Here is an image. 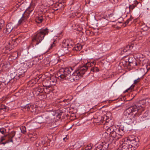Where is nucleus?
<instances>
[{"mask_svg": "<svg viewBox=\"0 0 150 150\" xmlns=\"http://www.w3.org/2000/svg\"><path fill=\"white\" fill-rule=\"evenodd\" d=\"M84 70L82 68L79 70L77 68L72 74H71V72L73 71L72 67H68L61 69L59 70L60 76L62 79H65L72 82L78 80L81 77L80 74H82L83 71Z\"/></svg>", "mask_w": 150, "mask_h": 150, "instance_id": "nucleus-1", "label": "nucleus"}, {"mask_svg": "<svg viewBox=\"0 0 150 150\" xmlns=\"http://www.w3.org/2000/svg\"><path fill=\"white\" fill-rule=\"evenodd\" d=\"M49 30L45 28L44 29H41L37 31L33 36L32 41L33 46L38 45L43 40L45 36L47 35L49 32Z\"/></svg>", "mask_w": 150, "mask_h": 150, "instance_id": "nucleus-2", "label": "nucleus"}, {"mask_svg": "<svg viewBox=\"0 0 150 150\" xmlns=\"http://www.w3.org/2000/svg\"><path fill=\"white\" fill-rule=\"evenodd\" d=\"M107 131L109 133L111 140L110 143L113 145L115 144L116 140L118 139L117 133L116 132V127L114 125L109 127L107 129Z\"/></svg>", "mask_w": 150, "mask_h": 150, "instance_id": "nucleus-3", "label": "nucleus"}, {"mask_svg": "<svg viewBox=\"0 0 150 150\" xmlns=\"http://www.w3.org/2000/svg\"><path fill=\"white\" fill-rule=\"evenodd\" d=\"M15 131H13L4 137H2L0 141V144L4 145L6 143L10 142L13 143L12 139L15 136Z\"/></svg>", "mask_w": 150, "mask_h": 150, "instance_id": "nucleus-4", "label": "nucleus"}, {"mask_svg": "<svg viewBox=\"0 0 150 150\" xmlns=\"http://www.w3.org/2000/svg\"><path fill=\"white\" fill-rule=\"evenodd\" d=\"M36 122L38 123H42L47 122L48 120L49 119L48 116L43 115L42 116H39L35 118Z\"/></svg>", "mask_w": 150, "mask_h": 150, "instance_id": "nucleus-5", "label": "nucleus"}, {"mask_svg": "<svg viewBox=\"0 0 150 150\" xmlns=\"http://www.w3.org/2000/svg\"><path fill=\"white\" fill-rule=\"evenodd\" d=\"M139 110L138 108L136 105L132 106L127 108L125 112L126 115H129L131 113Z\"/></svg>", "mask_w": 150, "mask_h": 150, "instance_id": "nucleus-6", "label": "nucleus"}, {"mask_svg": "<svg viewBox=\"0 0 150 150\" xmlns=\"http://www.w3.org/2000/svg\"><path fill=\"white\" fill-rule=\"evenodd\" d=\"M91 63L88 62L86 64V65H84V66H83L82 67H79L78 68V70H79L80 69H81V68H83V69H84L82 73V74L81 73L80 74L81 75V77H82L83 75L85 74V73L86 72H87L88 71V70H89L91 68Z\"/></svg>", "mask_w": 150, "mask_h": 150, "instance_id": "nucleus-7", "label": "nucleus"}, {"mask_svg": "<svg viewBox=\"0 0 150 150\" xmlns=\"http://www.w3.org/2000/svg\"><path fill=\"white\" fill-rule=\"evenodd\" d=\"M129 144H128L133 149L134 148H137L139 145V139L138 138H136V139L132 141L129 142Z\"/></svg>", "mask_w": 150, "mask_h": 150, "instance_id": "nucleus-8", "label": "nucleus"}, {"mask_svg": "<svg viewBox=\"0 0 150 150\" xmlns=\"http://www.w3.org/2000/svg\"><path fill=\"white\" fill-rule=\"evenodd\" d=\"M71 43V41L69 39L65 40H63L62 43L60 44V46L62 47H69L71 48L73 46V44Z\"/></svg>", "mask_w": 150, "mask_h": 150, "instance_id": "nucleus-9", "label": "nucleus"}, {"mask_svg": "<svg viewBox=\"0 0 150 150\" xmlns=\"http://www.w3.org/2000/svg\"><path fill=\"white\" fill-rule=\"evenodd\" d=\"M14 27L13 23H8L6 25V29L4 30V32L8 34L13 30Z\"/></svg>", "mask_w": 150, "mask_h": 150, "instance_id": "nucleus-10", "label": "nucleus"}, {"mask_svg": "<svg viewBox=\"0 0 150 150\" xmlns=\"http://www.w3.org/2000/svg\"><path fill=\"white\" fill-rule=\"evenodd\" d=\"M115 144L113 145L111 143L107 141V142H102L101 144H98V146H101V147L104 150H106L109 147V145L113 146H115Z\"/></svg>", "mask_w": 150, "mask_h": 150, "instance_id": "nucleus-11", "label": "nucleus"}, {"mask_svg": "<svg viewBox=\"0 0 150 150\" xmlns=\"http://www.w3.org/2000/svg\"><path fill=\"white\" fill-rule=\"evenodd\" d=\"M70 48L69 47H62L60 46V49L58 51L62 54H64L69 52L70 51L69 49Z\"/></svg>", "mask_w": 150, "mask_h": 150, "instance_id": "nucleus-12", "label": "nucleus"}, {"mask_svg": "<svg viewBox=\"0 0 150 150\" xmlns=\"http://www.w3.org/2000/svg\"><path fill=\"white\" fill-rule=\"evenodd\" d=\"M117 132L118 139L120 138L124 134V129H121L120 128H116V132Z\"/></svg>", "mask_w": 150, "mask_h": 150, "instance_id": "nucleus-13", "label": "nucleus"}, {"mask_svg": "<svg viewBox=\"0 0 150 150\" xmlns=\"http://www.w3.org/2000/svg\"><path fill=\"white\" fill-rule=\"evenodd\" d=\"M33 6H30L26 9L24 13L25 14V15H26L27 17H28L30 14L33 11Z\"/></svg>", "mask_w": 150, "mask_h": 150, "instance_id": "nucleus-14", "label": "nucleus"}, {"mask_svg": "<svg viewBox=\"0 0 150 150\" xmlns=\"http://www.w3.org/2000/svg\"><path fill=\"white\" fill-rule=\"evenodd\" d=\"M24 72H24L23 74H17L16 76H15V74L13 75V74H10V76H9L10 79H15L16 80H17L21 78V77H23L24 76Z\"/></svg>", "mask_w": 150, "mask_h": 150, "instance_id": "nucleus-15", "label": "nucleus"}, {"mask_svg": "<svg viewBox=\"0 0 150 150\" xmlns=\"http://www.w3.org/2000/svg\"><path fill=\"white\" fill-rule=\"evenodd\" d=\"M102 137L104 139L106 140L107 141L109 142L110 143L111 140L110 139V134L108 132H105L102 135Z\"/></svg>", "mask_w": 150, "mask_h": 150, "instance_id": "nucleus-16", "label": "nucleus"}, {"mask_svg": "<svg viewBox=\"0 0 150 150\" xmlns=\"http://www.w3.org/2000/svg\"><path fill=\"white\" fill-rule=\"evenodd\" d=\"M133 48V47L132 45H127L125 48L122 49L121 50V54L122 55L125 52H126L127 51L131 50Z\"/></svg>", "mask_w": 150, "mask_h": 150, "instance_id": "nucleus-17", "label": "nucleus"}, {"mask_svg": "<svg viewBox=\"0 0 150 150\" xmlns=\"http://www.w3.org/2000/svg\"><path fill=\"white\" fill-rule=\"evenodd\" d=\"M140 121L141 122H144V123L146 125H147L148 127L150 126V118L147 119L145 118V119H143L142 117H141L140 118Z\"/></svg>", "mask_w": 150, "mask_h": 150, "instance_id": "nucleus-18", "label": "nucleus"}, {"mask_svg": "<svg viewBox=\"0 0 150 150\" xmlns=\"http://www.w3.org/2000/svg\"><path fill=\"white\" fill-rule=\"evenodd\" d=\"M133 149L129 144H125V143L122 144L121 150H132Z\"/></svg>", "mask_w": 150, "mask_h": 150, "instance_id": "nucleus-19", "label": "nucleus"}, {"mask_svg": "<svg viewBox=\"0 0 150 150\" xmlns=\"http://www.w3.org/2000/svg\"><path fill=\"white\" fill-rule=\"evenodd\" d=\"M28 18V17H27L25 13H23L22 17L18 21V24H21L23 22L25 21V20L27 19Z\"/></svg>", "mask_w": 150, "mask_h": 150, "instance_id": "nucleus-20", "label": "nucleus"}, {"mask_svg": "<svg viewBox=\"0 0 150 150\" xmlns=\"http://www.w3.org/2000/svg\"><path fill=\"white\" fill-rule=\"evenodd\" d=\"M82 47V46L80 44H77L75 45V47L73 48V50H75L76 51H80Z\"/></svg>", "mask_w": 150, "mask_h": 150, "instance_id": "nucleus-21", "label": "nucleus"}, {"mask_svg": "<svg viewBox=\"0 0 150 150\" xmlns=\"http://www.w3.org/2000/svg\"><path fill=\"white\" fill-rule=\"evenodd\" d=\"M43 16H40L37 17L35 19L36 22L38 23H42L43 20Z\"/></svg>", "mask_w": 150, "mask_h": 150, "instance_id": "nucleus-22", "label": "nucleus"}, {"mask_svg": "<svg viewBox=\"0 0 150 150\" xmlns=\"http://www.w3.org/2000/svg\"><path fill=\"white\" fill-rule=\"evenodd\" d=\"M136 138H137V137L135 136L134 135H130L129 136L127 139V140L128 141L130 142V141H132V140H133L136 139Z\"/></svg>", "mask_w": 150, "mask_h": 150, "instance_id": "nucleus-23", "label": "nucleus"}, {"mask_svg": "<svg viewBox=\"0 0 150 150\" xmlns=\"http://www.w3.org/2000/svg\"><path fill=\"white\" fill-rule=\"evenodd\" d=\"M37 91L40 93H42L44 91L45 93L46 92L45 91V90L44 88V87L42 86H39L36 88Z\"/></svg>", "mask_w": 150, "mask_h": 150, "instance_id": "nucleus-24", "label": "nucleus"}, {"mask_svg": "<svg viewBox=\"0 0 150 150\" xmlns=\"http://www.w3.org/2000/svg\"><path fill=\"white\" fill-rule=\"evenodd\" d=\"M9 109V108L6 106L2 104L0 106V110H3L4 111H7Z\"/></svg>", "mask_w": 150, "mask_h": 150, "instance_id": "nucleus-25", "label": "nucleus"}, {"mask_svg": "<svg viewBox=\"0 0 150 150\" xmlns=\"http://www.w3.org/2000/svg\"><path fill=\"white\" fill-rule=\"evenodd\" d=\"M15 81V79H10V78L9 76H8L7 81L6 83H7V84L9 85L13 83Z\"/></svg>", "mask_w": 150, "mask_h": 150, "instance_id": "nucleus-26", "label": "nucleus"}, {"mask_svg": "<svg viewBox=\"0 0 150 150\" xmlns=\"http://www.w3.org/2000/svg\"><path fill=\"white\" fill-rule=\"evenodd\" d=\"M39 79H38L37 78H35L30 81L29 83L32 84H35L38 81Z\"/></svg>", "mask_w": 150, "mask_h": 150, "instance_id": "nucleus-27", "label": "nucleus"}, {"mask_svg": "<svg viewBox=\"0 0 150 150\" xmlns=\"http://www.w3.org/2000/svg\"><path fill=\"white\" fill-rule=\"evenodd\" d=\"M138 117V114L137 113H135L134 115H132V116H131V117L132 118V120L133 122H136L137 118Z\"/></svg>", "mask_w": 150, "mask_h": 150, "instance_id": "nucleus-28", "label": "nucleus"}, {"mask_svg": "<svg viewBox=\"0 0 150 150\" xmlns=\"http://www.w3.org/2000/svg\"><path fill=\"white\" fill-rule=\"evenodd\" d=\"M137 5L133 4L132 5H129L128 8L129 9V11H132L135 7L137 6Z\"/></svg>", "mask_w": 150, "mask_h": 150, "instance_id": "nucleus-29", "label": "nucleus"}, {"mask_svg": "<svg viewBox=\"0 0 150 150\" xmlns=\"http://www.w3.org/2000/svg\"><path fill=\"white\" fill-rule=\"evenodd\" d=\"M127 60L124 61V62H122V64L124 67H127L128 68L129 67V62Z\"/></svg>", "mask_w": 150, "mask_h": 150, "instance_id": "nucleus-30", "label": "nucleus"}, {"mask_svg": "<svg viewBox=\"0 0 150 150\" xmlns=\"http://www.w3.org/2000/svg\"><path fill=\"white\" fill-rule=\"evenodd\" d=\"M7 79H5L3 77H0V83H5V84H7Z\"/></svg>", "mask_w": 150, "mask_h": 150, "instance_id": "nucleus-31", "label": "nucleus"}, {"mask_svg": "<svg viewBox=\"0 0 150 150\" xmlns=\"http://www.w3.org/2000/svg\"><path fill=\"white\" fill-rule=\"evenodd\" d=\"M131 117H129L126 120V123L129 125L130 124L132 123H134Z\"/></svg>", "mask_w": 150, "mask_h": 150, "instance_id": "nucleus-32", "label": "nucleus"}, {"mask_svg": "<svg viewBox=\"0 0 150 150\" xmlns=\"http://www.w3.org/2000/svg\"><path fill=\"white\" fill-rule=\"evenodd\" d=\"M148 111H146L144 114H143V116L141 117H142L143 119H145V118H148Z\"/></svg>", "mask_w": 150, "mask_h": 150, "instance_id": "nucleus-33", "label": "nucleus"}, {"mask_svg": "<svg viewBox=\"0 0 150 150\" xmlns=\"http://www.w3.org/2000/svg\"><path fill=\"white\" fill-rule=\"evenodd\" d=\"M50 60H49V58L48 57L45 58L43 60V62L46 65H47L50 63Z\"/></svg>", "mask_w": 150, "mask_h": 150, "instance_id": "nucleus-34", "label": "nucleus"}, {"mask_svg": "<svg viewBox=\"0 0 150 150\" xmlns=\"http://www.w3.org/2000/svg\"><path fill=\"white\" fill-rule=\"evenodd\" d=\"M21 38L20 37L18 38H16L12 40L14 42H16L17 44L18 43H19L21 41Z\"/></svg>", "mask_w": 150, "mask_h": 150, "instance_id": "nucleus-35", "label": "nucleus"}, {"mask_svg": "<svg viewBox=\"0 0 150 150\" xmlns=\"http://www.w3.org/2000/svg\"><path fill=\"white\" fill-rule=\"evenodd\" d=\"M129 67H133L134 65H137V64L136 62L135 61H133L132 62H129Z\"/></svg>", "mask_w": 150, "mask_h": 150, "instance_id": "nucleus-36", "label": "nucleus"}, {"mask_svg": "<svg viewBox=\"0 0 150 150\" xmlns=\"http://www.w3.org/2000/svg\"><path fill=\"white\" fill-rule=\"evenodd\" d=\"M90 70L91 71H93L95 72L96 71H98L99 69L98 68L96 67H93L90 69Z\"/></svg>", "mask_w": 150, "mask_h": 150, "instance_id": "nucleus-37", "label": "nucleus"}, {"mask_svg": "<svg viewBox=\"0 0 150 150\" xmlns=\"http://www.w3.org/2000/svg\"><path fill=\"white\" fill-rule=\"evenodd\" d=\"M21 132L23 134H25L26 133V128L24 126H22L20 128Z\"/></svg>", "mask_w": 150, "mask_h": 150, "instance_id": "nucleus-38", "label": "nucleus"}, {"mask_svg": "<svg viewBox=\"0 0 150 150\" xmlns=\"http://www.w3.org/2000/svg\"><path fill=\"white\" fill-rule=\"evenodd\" d=\"M36 110V107L34 106L33 105H31V107L30 108L29 111H30L31 112H34Z\"/></svg>", "mask_w": 150, "mask_h": 150, "instance_id": "nucleus-39", "label": "nucleus"}, {"mask_svg": "<svg viewBox=\"0 0 150 150\" xmlns=\"http://www.w3.org/2000/svg\"><path fill=\"white\" fill-rule=\"evenodd\" d=\"M4 21L2 19H0V31L4 25Z\"/></svg>", "mask_w": 150, "mask_h": 150, "instance_id": "nucleus-40", "label": "nucleus"}, {"mask_svg": "<svg viewBox=\"0 0 150 150\" xmlns=\"http://www.w3.org/2000/svg\"><path fill=\"white\" fill-rule=\"evenodd\" d=\"M63 5L61 3H58L56 4L55 6V7L58 9H60L62 7Z\"/></svg>", "mask_w": 150, "mask_h": 150, "instance_id": "nucleus-41", "label": "nucleus"}, {"mask_svg": "<svg viewBox=\"0 0 150 150\" xmlns=\"http://www.w3.org/2000/svg\"><path fill=\"white\" fill-rule=\"evenodd\" d=\"M31 105L30 104H28L26 105L23 107V108L25 109H27L28 111H29L30 110V108L31 107Z\"/></svg>", "mask_w": 150, "mask_h": 150, "instance_id": "nucleus-42", "label": "nucleus"}, {"mask_svg": "<svg viewBox=\"0 0 150 150\" xmlns=\"http://www.w3.org/2000/svg\"><path fill=\"white\" fill-rule=\"evenodd\" d=\"M146 31H145V30L144 29H143V31L142 32V33L143 35L144 36L146 35H148L149 33V31L147 30V29H146Z\"/></svg>", "mask_w": 150, "mask_h": 150, "instance_id": "nucleus-43", "label": "nucleus"}, {"mask_svg": "<svg viewBox=\"0 0 150 150\" xmlns=\"http://www.w3.org/2000/svg\"><path fill=\"white\" fill-rule=\"evenodd\" d=\"M92 147V144H90L85 147V150H90Z\"/></svg>", "mask_w": 150, "mask_h": 150, "instance_id": "nucleus-44", "label": "nucleus"}, {"mask_svg": "<svg viewBox=\"0 0 150 150\" xmlns=\"http://www.w3.org/2000/svg\"><path fill=\"white\" fill-rule=\"evenodd\" d=\"M133 18L131 16L125 22V23L126 25H127L129 21H132Z\"/></svg>", "mask_w": 150, "mask_h": 150, "instance_id": "nucleus-45", "label": "nucleus"}, {"mask_svg": "<svg viewBox=\"0 0 150 150\" xmlns=\"http://www.w3.org/2000/svg\"><path fill=\"white\" fill-rule=\"evenodd\" d=\"M6 131V129L3 128H0V132L3 134H4Z\"/></svg>", "mask_w": 150, "mask_h": 150, "instance_id": "nucleus-46", "label": "nucleus"}, {"mask_svg": "<svg viewBox=\"0 0 150 150\" xmlns=\"http://www.w3.org/2000/svg\"><path fill=\"white\" fill-rule=\"evenodd\" d=\"M6 84L5 83H0V89H2L4 87H5Z\"/></svg>", "mask_w": 150, "mask_h": 150, "instance_id": "nucleus-47", "label": "nucleus"}, {"mask_svg": "<svg viewBox=\"0 0 150 150\" xmlns=\"http://www.w3.org/2000/svg\"><path fill=\"white\" fill-rule=\"evenodd\" d=\"M8 46L9 47V49L10 50H11L13 48V47H14V46L11 45V43H10V42L9 43L8 45Z\"/></svg>", "mask_w": 150, "mask_h": 150, "instance_id": "nucleus-48", "label": "nucleus"}, {"mask_svg": "<svg viewBox=\"0 0 150 150\" xmlns=\"http://www.w3.org/2000/svg\"><path fill=\"white\" fill-rule=\"evenodd\" d=\"M134 86L133 84L132 85L130 88H129L125 91V92H128V91H129L130 90H132V89L134 88Z\"/></svg>", "mask_w": 150, "mask_h": 150, "instance_id": "nucleus-49", "label": "nucleus"}, {"mask_svg": "<svg viewBox=\"0 0 150 150\" xmlns=\"http://www.w3.org/2000/svg\"><path fill=\"white\" fill-rule=\"evenodd\" d=\"M140 79V78H138L137 79L135 80L134 81V83L135 84L137 83L139 81Z\"/></svg>", "mask_w": 150, "mask_h": 150, "instance_id": "nucleus-50", "label": "nucleus"}, {"mask_svg": "<svg viewBox=\"0 0 150 150\" xmlns=\"http://www.w3.org/2000/svg\"><path fill=\"white\" fill-rule=\"evenodd\" d=\"M42 139V140L41 141V143L42 145L45 144V143L46 142L45 140H44V139Z\"/></svg>", "mask_w": 150, "mask_h": 150, "instance_id": "nucleus-51", "label": "nucleus"}, {"mask_svg": "<svg viewBox=\"0 0 150 150\" xmlns=\"http://www.w3.org/2000/svg\"><path fill=\"white\" fill-rule=\"evenodd\" d=\"M131 1H134V3L133 4L137 5L139 3V2L137 1V0H131Z\"/></svg>", "mask_w": 150, "mask_h": 150, "instance_id": "nucleus-52", "label": "nucleus"}, {"mask_svg": "<svg viewBox=\"0 0 150 150\" xmlns=\"http://www.w3.org/2000/svg\"><path fill=\"white\" fill-rule=\"evenodd\" d=\"M132 58H129L128 59H127L128 62H132L133 61H135V60L134 59H133L134 60H133L132 59Z\"/></svg>", "mask_w": 150, "mask_h": 150, "instance_id": "nucleus-53", "label": "nucleus"}, {"mask_svg": "<svg viewBox=\"0 0 150 150\" xmlns=\"http://www.w3.org/2000/svg\"><path fill=\"white\" fill-rule=\"evenodd\" d=\"M145 101L146 102H148V103H150V98H147L145 99Z\"/></svg>", "mask_w": 150, "mask_h": 150, "instance_id": "nucleus-54", "label": "nucleus"}, {"mask_svg": "<svg viewBox=\"0 0 150 150\" xmlns=\"http://www.w3.org/2000/svg\"><path fill=\"white\" fill-rule=\"evenodd\" d=\"M55 46V44L53 43L51 45V46L49 48V50H50V49H52L53 47H54Z\"/></svg>", "mask_w": 150, "mask_h": 150, "instance_id": "nucleus-55", "label": "nucleus"}, {"mask_svg": "<svg viewBox=\"0 0 150 150\" xmlns=\"http://www.w3.org/2000/svg\"><path fill=\"white\" fill-rule=\"evenodd\" d=\"M113 13H111L110 14L109 16V17L110 18H113Z\"/></svg>", "mask_w": 150, "mask_h": 150, "instance_id": "nucleus-56", "label": "nucleus"}, {"mask_svg": "<svg viewBox=\"0 0 150 150\" xmlns=\"http://www.w3.org/2000/svg\"><path fill=\"white\" fill-rule=\"evenodd\" d=\"M108 122H105V123L104 125V127H105L106 125H108Z\"/></svg>", "mask_w": 150, "mask_h": 150, "instance_id": "nucleus-57", "label": "nucleus"}, {"mask_svg": "<svg viewBox=\"0 0 150 150\" xmlns=\"http://www.w3.org/2000/svg\"><path fill=\"white\" fill-rule=\"evenodd\" d=\"M148 66L146 65V68L147 69V70H149L150 69V68H148Z\"/></svg>", "mask_w": 150, "mask_h": 150, "instance_id": "nucleus-58", "label": "nucleus"}, {"mask_svg": "<svg viewBox=\"0 0 150 150\" xmlns=\"http://www.w3.org/2000/svg\"><path fill=\"white\" fill-rule=\"evenodd\" d=\"M88 32H89L91 34H92V33H93V32H92V31H91V32L90 31H89V30H88Z\"/></svg>", "mask_w": 150, "mask_h": 150, "instance_id": "nucleus-59", "label": "nucleus"}, {"mask_svg": "<svg viewBox=\"0 0 150 150\" xmlns=\"http://www.w3.org/2000/svg\"><path fill=\"white\" fill-rule=\"evenodd\" d=\"M56 8L55 7V8L54 9V10H57L59 9L58 8Z\"/></svg>", "mask_w": 150, "mask_h": 150, "instance_id": "nucleus-60", "label": "nucleus"}, {"mask_svg": "<svg viewBox=\"0 0 150 150\" xmlns=\"http://www.w3.org/2000/svg\"><path fill=\"white\" fill-rule=\"evenodd\" d=\"M58 144H57L56 145V147H57V148H58L59 147V146H58Z\"/></svg>", "mask_w": 150, "mask_h": 150, "instance_id": "nucleus-61", "label": "nucleus"}, {"mask_svg": "<svg viewBox=\"0 0 150 150\" xmlns=\"http://www.w3.org/2000/svg\"><path fill=\"white\" fill-rule=\"evenodd\" d=\"M144 29V30H145V31H146V29H145V28H142V29Z\"/></svg>", "mask_w": 150, "mask_h": 150, "instance_id": "nucleus-62", "label": "nucleus"}, {"mask_svg": "<svg viewBox=\"0 0 150 150\" xmlns=\"http://www.w3.org/2000/svg\"><path fill=\"white\" fill-rule=\"evenodd\" d=\"M66 139V137L64 138H63V140H65V139Z\"/></svg>", "mask_w": 150, "mask_h": 150, "instance_id": "nucleus-63", "label": "nucleus"}, {"mask_svg": "<svg viewBox=\"0 0 150 150\" xmlns=\"http://www.w3.org/2000/svg\"><path fill=\"white\" fill-rule=\"evenodd\" d=\"M89 73H90L89 72H88V74H89Z\"/></svg>", "mask_w": 150, "mask_h": 150, "instance_id": "nucleus-64", "label": "nucleus"}]
</instances>
